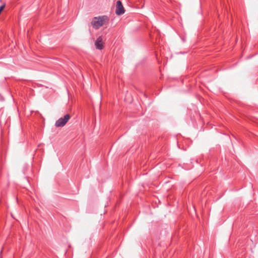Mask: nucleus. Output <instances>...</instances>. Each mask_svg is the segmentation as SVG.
Returning a JSON list of instances; mask_svg holds the SVG:
<instances>
[{
	"instance_id": "obj_1",
	"label": "nucleus",
	"mask_w": 258,
	"mask_h": 258,
	"mask_svg": "<svg viewBox=\"0 0 258 258\" xmlns=\"http://www.w3.org/2000/svg\"><path fill=\"white\" fill-rule=\"evenodd\" d=\"M109 19L107 16L94 17L91 22V25L96 30L99 29L106 23H108Z\"/></svg>"
},
{
	"instance_id": "obj_3",
	"label": "nucleus",
	"mask_w": 258,
	"mask_h": 258,
	"mask_svg": "<svg viewBox=\"0 0 258 258\" xmlns=\"http://www.w3.org/2000/svg\"><path fill=\"white\" fill-rule=\"evenodd\" d=\"M124 9L122 5L121 1H117L116 2L115 13L117 15L120 16L124 13Z\"/></svg>"
},
{
	"instance_id": "obj_5",
	"label": "nucleus",
	"mask_w": 258,
	"mask_h": 258,
	"mask_svg": "<svg viewBox=\"0 0 258 258\" xmlns=\"http://www.w3.org/2000/svg\"><path fill=\"white\" fill-rule=\"evenodd\" d=\"M5 7V4L2 5V6H0V13L4 10Z\"/></svg>"
},
{
	"instance_id": "obj_2",
	"label": "nucleus",
	"mask_w": 258,
	"mask_h": 258,
	"mask_svg": "<svg viewBox=\"0 0 258 258\" xmlns=\"http://www.w3.org/2000/svg\"><path fill=\"white\" fill-rule=\"evenodd\" d=\"M71 116L69 114H66L63 117H61L56 121L55 125L56 127H62L70 119Z\"/></svg>"
},
{
	"instance_id": "obj_4",
	"label": "nucleus",
	"mask_w": 258,
	"mask_h": 258,
	"mask_svg": "<svg viewBox=\"0 0 258 258\" xmlns=\"http://www.w3.org/2000/svg\"><path fill=\"white\" fill-rule=\"evenodd\" d=\"M96 48L99 50H102L104 48L102 36L98 37L95 42Z\"/></svg>"
}]
</instances>
